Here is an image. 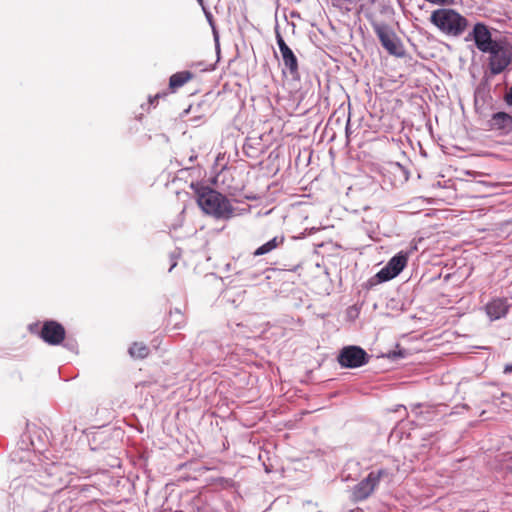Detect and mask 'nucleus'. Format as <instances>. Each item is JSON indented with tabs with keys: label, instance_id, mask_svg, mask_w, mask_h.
Masks as SVG:
<instances>
[{
	"label": "nucleus",
	"instance_id": "f257e3e1",
	"mask_svg": "<svg viewBox=\"0 0 512 512\" xmlns=\"http://www.w3.org/2000/svg\"><path fill=\"white\" fill-rule=\"evenodd\" d=\"M430 21L440 31L450 36H460L468 27V20L450 8H441L432 12Z\"/></svg>",
	"mask_w": 512,
	"mask_h": 512
},
{
	"label": "nucleus",
	"instance_id": "f03ea898",
	"mask_svg": "<svg viewBox=\"0 0 512 512\" xmlns=\"http://www.w3.org/2000/svg\"><path fill=\"white\" fill-rule=\"evenodd\" d=\"M197 203L205 214L216 219L233 216L232 204L225 194H197Z\"/></svg>",
	"mask_w": 512,
	"mask_h": 512
},
{
	"label": "nucleus",
	"instance_id": "7ed1b4c3",
	"mask_svg": "<svg viewBox=\"0 0 512 512\" xmlns=\"http://www.w3.org/2000/svg\"><path fill=\"white\" fill-rule=\"evenodd\" d=\"M485 53L488 54L487 64L491 75L501 74L512 62V45L506 38L499 39Z\"/></svg>",
	"mask_w": 512,
	"mask_h": 512
},
{
	"label": "nucleus",
	"instance_id": "20e7f679",
	"mask_svg": "<svg viewBox=\"0 0 512 512\" xmlns=\"http://www.w3.org/2000/svg\"><path fill=\"white\" fill-rule=\"evenodd\" d=\"M374 31L379 38L381 45L389 54L397 57H402L404 55V49L401 41L389 26L377 24L374 26Z\"/></svg>",
	"mask_w": 512,
	"mask_h": 512
},
{
	"label": "nucleus",
	"instance_id": "39448f33",
	"mask_svg": "<svg viewBox=\"0 0 512 512\" xmlns=\"http://www.w3.org/2000/svg\"><path fill=\"white\" fill-rule=\"evenodd\" d=\"M337 359L342 367L358 368L368 363L369 355L361 347L347 346L340 351Z\"/></svg>",
	"mask_w": 512,
	"mask_h": 512
},
{
	"label": "nucleus",
	"instance_id": "423d86ee",
	"mask_svg": "<svg viewBox=\"0 0 512 512\" xmlns=\"http://www.w3.org/2000/svg\"><path fill=\"white\" fill-rule=\"evenodd\" d=\"M470 39L474 41L475 46L482 53L486 52L495 43L499 42V39L492 38V34L489 27L482 22H478L474 25L472 31L466 38V40Z\"/></svg>",
	"mask_w": 512,
	"mask_h": 512
},
{
	"label": "nucleus",
	"instance_id": "0eeeda50",
	"mask_svg": "<svg viewBox=\"0 0 512 512\" xmlns=\"http://www.w3.org/2000/svg\"><path fill=\"white\" fill-rule=\"evenodd\" d=\"M408 254L406 252H399L393 256L387 265L383 267L378 273L377 278L379 281L384 282L396 277L407 265Z\"/></svg>",
	"mask_w": 512,
	"mask_h": 512
},
{
	"label": "nucleus",
	"instance_id": "6e6552de",
	"mask_svg": "<svg viewBox=\"0 0 512 512\" xmlns=\"http://www.w3.org/2000/svg\"><path fill=\"white\" fill-rule=\"evenodd\" d=\"M66 336L65 328L57 321H45L43 323L40 337L49 345L61 344Z\"/></svg>",
	"mask_w": 512,
	"mask_h": 512
},
{
	"label": "nucleus",
	"instance_id": "1a4fd4ad",
	"mask_svg": "<svg viewBox=\"0 0 512 512\" xmlns=\"http://www.w3.org/2000/svg\"><path fill=\"white\" fill-rule=\"evenodd\" d=\"M276 39L285 68L289 71L293 79H299V66L296 55L280 34H277Z\"/></svg>",
	"mask_w": 512,
	"mask_h": 512
},
{
	"label": "nucleus",
	"instance_id": "9d476101",
	"mask_svg": "<svg viewBox=\"0 0 512 512\" xmlns=\"http://www.w3.org/2000/svg\"><path fill=\"white\" fill-rule=\"evenodd\" d=\"M510 304L507 298H492L484 307L486 315L491 321H495L505 317L509 312Z\"/></svg>",
	"mask_w": 512,
	"mask_h": 512
},
{
	"label": "nucleus",
	"instance_id": "9b49d317",
	"mask_svg": "<svg viewBox=\"0 0 512 512\" xmlns=\"http://www.w3.org/2000/svg\"><path fill=\"white\" fill-rule=\"evenodd\" d=\"M377 485L373 481V478L367 475L366 478L361 480L352 490V500L354 502H360L367 499L375 490Z\"/></svg>",
	"mask_w": 512,
	"mask_h": 512
},
{
	"label": "nucleus",
	"instance_id": "f8f14e48",
	"mask_svg": "<svg viewBox=\"0 0 512 512\" xmlns=\"http://www.w3.org/2000/svg\"><path fill=\"white\" fill-rule=\"evenodd\" d=\"M490 127L494 130L509 132L512 130V116L506 112H497L490 120Z\"/></svg>",
	"mask_w": 512,
	"mask_h": 512
},
{
	"label": "nucleus",
	"instance_id": "ddd939ff",
	"mask_svg": "<svg viewBox=\"0 0 512 512\" xmlns=\"http://www.w3.org/2000/svg\"><path fill=\"white\" fill-rule=\"evenodd\" d=\"M194 78V74L190 71H180L171 75L169 79V90L171 93L176 92L178 89L183 87L189 81Z\"/></svg>",
	"mask_w": 512,
	"mask_h": 512
},
{
	"label": "nucleus",
	"instance_id": "4468645a",
	"mask_svg": "<svg viewBox=\"0 0 512 512\" xmlns=\"http://www.w3.org/2000/svg\"><path fill=\"white\" fill-rule=\"evenodd\" d=\"M129 355L134 359H144L149 353V347L143 342H134L128 350Z\"/></svg>",
	"mask_w": 512,
	"mask_h": 512
},
{
	"label": "nucleus",
	"instance_id": "2eb2a0df",
	"mask_svg": "<svg viewBox=\"0 0 512 512\" xmlns=\"http://www.w3.org/2000/svg\"><path fill=\"white\" fill-rule=\"evenodd\" d=\"M283 243V239L278 240L277 237H274L270 241L266 242L265 244L261 245L254 251V256H261L264 254H267L271 252L272 250L276 249Z\"/></svg>",
	"mask_w": 512,
	"mask_h": 512
},
{
	"label": "nucleus",
	"instance_id": "dca6fc26",
	"mask_svg": "<svg viewBox=\"0 0 512 512\" xmlns=\"http://www.w3.org/2000/svg\"><path fill=\"white\" fill-rule=\"evenodd\" d=\"M368 475L373 478V481L378 486V484L382 478L389 476V472L386 469H380L376 472L372 471Z\"/></svg>",
	"mask_w": 512,
	"mask_h": 512
},
{
	"label": "nucleus",
	"instance_id": "f3484780",
	"mask_svg": "<svg viewBox=\"0 0 512 512\" xmlns=\"http://www.w3.org/2000/svg\"><path fill=\"white\" fill-rule=\"evenodd\" d=\"M190 188H192L194 192H216L213 188L203 185L200 186L198 183H194L193 181L190 183Z\"/></svg>",
	"mask_w": 512,
	"mask_h": 512
},
{
	"label": "nucleus",
	"instance_id": "a211bd4d",
	"mask_svg": "<svg viewBox=\"0 0 512 512\" xmlns=\"http://www.w3.org/2000/svg\"><path fill=\"white\" fill-rule=\"evenodd\" d=\"M169 92L167 91H164V92H161V93H157L156 95H154L153 97H149V103L151 105H156L159 101V99H164L168 96Z\"/></svg>",
	"mask_w": 512,
	"mask_h": 512
},
{
	"label": "nucleus",
	"instance_id": "6ab92c4d",
	"mask_svg": "<svg viewBox=\"0 0 512 512\" xmlns=\"http://www.w3.org/2000/svg\"><path fill=\"white\" fill-rule=\"evenodd\" d=\"M504 100L506 104L512 105V86L510 87L509 91L505 94Z\"/></svg>",
	"mask_w": 512,
	"mask_h": 512
},
{
	"label": "nucleus",
	"instance_id": "aec40b11",
	"mask_svg": "<svg viewBox=\"0 0 512 512\" xmlns=\"http://www.w3.org/2000/svg\"><path fill=\"white\" fill-rule=\"evenodd\" d=\"M512 371V366H508L505 368V372H511Z\"/></svg>",
	"mask_w": 512,
	"mask_h": 512
},
{
	"label": "nucleus",
	"instance_id": "412c9836",
	"mask_svg": "<svg viewBox=\"0 0 512 512\" xmlns=\"http://www.w3.org/2000/svg\"><path fill=\"white\" fill-rule=\"evenodd\" d=\"M246 199H248V200H254V199H256V197H254V196H246Z\"/></svg>",
	"mask_w": 512,
	"mask_h": 512
},
{
	"label": "nucleus",
	"instance_id": "4be33fe9",
	"mask_svg": "<svg viewBox=\"0 0 512 512\" xmlns=\"http://www.w3.org/2000/svg\"><path fill=\"white\" fill-rule=\"evenodd\" d=\"M197 1H198V3H199L201 6H203V2H204L203 0H197Z\"/></svg>",
	"mask_w": 512,
	"mask_h": 512
},
{
	"label": "nucleus",
	"instance_id": "5701e85b",
	"mask_svg": "<svg viewBox=\"0 0 512 512\" xmlns=\"http://www.w3.org/2000/svg\"><path fill=\"white\" fill-rule=\"evenodd\" d=\"M417 200L424 201L423 197H418Z\"/></svg>",
	"mask_w": 512,
	"mask_h": 512
},
{
	"label": "nucleus",
	"instance_id": "b1692460",
	"mask_svg": "<svg viewBox=\"0 0 512 512\" xmlns=\"http://www.w3.org/2000/svg\"><path fill=\"white\" fill-rule=\"evenodd\" d=\"M174 327H175L176 329H179V328H180V326H179L178 324H175V326H174Z\"/></svg>",
	"mask_w": 512,
	"mask_h": 512
},
{
	"label": "nucleus",
	"instance_id": "393cba45",
	"mask_svg": "<svg viewBox=\"0 0 512 512\" xmlns=\"http://www.w3.org/2000/svg\"><path fill=\"white\" fill-rule=\"evenodd\" d=\"M511 473H512V468H511Z\"/></svg>",
	"mask_w": 512,
	"mask_h": 512
}]
</instances>
